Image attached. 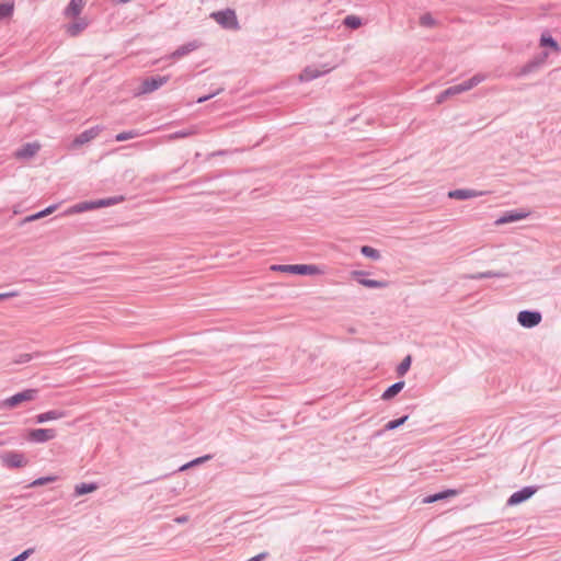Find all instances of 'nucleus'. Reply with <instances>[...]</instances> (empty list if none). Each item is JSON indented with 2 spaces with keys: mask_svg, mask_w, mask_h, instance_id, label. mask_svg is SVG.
Instances as JSON below:
<instances>
[{
  "mask_svg": "<svg viewBox=\"0 0 561 561\" xmlns=\"http://www.w3.org/2000/svg\"><path fill=\"white\" fill-rule=\"evenodd\" d=\"M485 79L484 75L478 73L468 79V81L471 83L472 88L481 83Z\"/></svg>",
  "mask_w": 561,
  "mask_h": 561,
  "instance_id": "42",
  "label": "nucleus"
},
{
  "mask_svg": "<svg viewBox=\"0 0 561 561\" xmlns=\"http://www.w3.org/2000/svg\"><path fill=\"white\" fill-rule=\"evenodd\" d=\"M330 70L331 69L319 70L314 66H308L299 75V80L300 81H311L313 79H317V78L323 76L324 73L329 72Z\"/></svg>",
  "mask_w": 561,
  "mask_h": 561,
  "instance_id": "19",
  "label": "nucleus"
},
{
  "mask_svg": "<svg viewBox=\"0 0 561 561\" xmlns=\"http://www.w3.org/2000/svg\"><path fill=\"white\" fill-rule=\"evenodd\" d=\"M39 150V145L34 142L24 144L20 149L16 150L15 157L18 159H30L34 157Z\"/></svg>",
  "mask_w": 561,
  "mask_h": 561,
  "instance_id": "18",
  "label": "nucleus"
},
{
  "mask_svg": "<svg viewBox=\"0 0 561 561\" xmlns=\"http://www.w3.org/2000/svg\"><path fill=\"white\" fill-rule=\"evenodd\" d=\"M84 5L85 0H70V2L64 11V14L66 18H79Z\"/></svg>",
  "mask_w": 561,
  "mask_h": 561,
  "instance_id": "17",
  "label": "nucleus"
},
{
  "mask_svg": "<svg viewBox=\"0 0 561 561\" xmlns=\"http://www.w3.org/2000/svg\"><path fill=\"white\" fill-rule=\"evenodd\" d=\"M67 415L66 411L62 410H49L44 413L37 414L34 420L35 423L42 424L54 420L62 419Z\"/></svg>",
  "mask_w": 561,
  "mask_h": 561,
  "instance_id": "15",
  "label": "nucleus"
},
{
  "mask_svg": "<svg viewBox=\"0 0 561 561\" xmlns=\"http://www.w3.org/2000/svg\"><path fill=\"white\" fill-rule=\"evenodd\" d=\"M343 24L346 27H350L352 30H356V28H358L362 25V19L359 16H357V15H347L344 19Z\"/></svg>",
  "mask_w": 561,
  "mask_h": 561,
  "instance_id": "32",
  "label": "nucleus"
},
{
  "mask_svg": "<svg viewBox=\"0 0 561 561\" xmlns=\"http://www.w3.org/2000/svg\"><path fill=\"white\" fill-rule=\"evenodd\" d=\"M408 419H409V415H403V416H401V417H399V419H396V420H391V421H389V422L385 425L383 430L379 431L376 435H377V436H379V435H381L385 431H393V430H396V428L400 427L401 425H403V424L408 421Z\"/></svg>",
  "mask_w": 561,
  "mask_h": 561,
  "instance_id": "25",
  "label": "nucleus"
},
{
  "mask_svg": "<svg viewBox=\"0 0 561 561\" xmlns=\"http://www.w3.org/2000/svg\"><path fill=\"white\" fill-rule=\"evenodd\" d=\"M100 130H101V128L99 126H94V127H91V128L82 131L75 138L73 145L81 146V145H84V144L91 141L99 135Z\"/></svg>",
  "mask_w": 561,
  "mask_h": 561,
  "instance_id": "16",
  "label": "nucleus"
},
{
  "mask_svg": "<svg viewBox=\"0 0 561 561\" xmlns=\"http://www.w3.org/2000/svg\"><path fill=\"white\" fill-rule=\"evenodd\" d=\"M34 553V548H28L18 554L16 557L12 558L10 561H25L31 554Z\"/></svg>",
  "mask_w": 561,
  "mask_h": 561,
  "instance_id": "40",
  "label": "nucleus"
},
{
  "mask_svg": "<svg viewBox=\"0 0 561 561\" xmlns=\"http://www.w3.org/2000/svg\"><path fill=\"white\" fill-rule=\"evenodd\" d=\"M222 152L221 151H218V152H213L210 156H216V154H221Z\"/></svg>",
  "mask_w": 561,
  "mask_h": 561,
  "instance_id": "49",
  "label": "nucleus"
},
{
  "mask_svg": "<svg viewBox=\"0 0 561 561\" xmlns=\"http://www.w3.org/2000/svg\"><path fill=\"white\" fill-rule=\"evenodd\" d=\"M458 85L460 87V90H461L462 92H465V91H468V90L472 89V85H471V83H470L468 80H466V81H463V82L459 83Z\"/></svg>",
  "mask_w": 561,
  "mask_h": 561,
  "instance_id": "45",
  "label": "nucleus"
},
{
  "mask_svg": "<svg viewBox=\"0 0 561 561\" xmlns=\"http://www.w3.org/2000/svg\"><path fill=\"white\" fill-rule=\"evenodd\" d=\"M368 275L365 271H353L352 276L355 278L360 285L367 287V288H386L389 286V282L387 280H376V279H369L366 277Z\"/></svg>",
  "mask_w": 561,
  "mask_h": 561,
  "instance_id": "8",
  "label": "nucleus"
},
{
  "mask_svg": "<svg viewBox=\"0 0 561 561\" xmlns=\"http://www.w3.org/2000/svg\"><path fill=\"white\" fill-rule=\"evenodd\" d=\"M57 433L54 428H34L28 430L27 440L32 443L43 444L56 437Z\"/></svg>",
  "mask_w": 561,
  "mask_h": 561,
  "instance_id": "7",
  "label": "nucleus"
},
{
  "mask_svg": "<svg viewBox=\"0 0 561 561\" xmlns=\"http://www.w3.org/2000/svg\"><path fill=\"white\" fill-rule=\"evenodd\" d=\"M211 459V456L210 455H205V456H202V457H197L191 461H187L183 465H181L180 467H178V472H181V471H185L190 468H193V467H196V466H199L202 463H204L205 461Z\"/></svg>",
  "mask_w": 561,
  "mask_h": 561,
  "instance_id": "24",
  "label": "nucleus"
},
{
  "mask_svg": "<svg viewBox=\"0 0 561 561\" xmlns=\"http://www.w3.org/2000/svg\"><path fill=\"white\" fill-rule=\"evenodd\" d=\"M140 134L137 130H128L123 131L116 135L115 139L116 141H125L135 137H138Z\"/></svg>",
  "mask_w": 561,
  "mask_h": 561,
  "instance_id": "38",
  "label": "nucleus"
},
{
  "mask_svg": "<svg viewBox=\"0 0 561 561\" xmlns=\"http://www.w3.org/2000/svg\"><path fill=\"white\" fill-rule=\"evenodd\" d=\"M91 209H94L93 201L81 202V203H78L77 205L72 206L70 208V213L79 214V213H83V211L91 210Z\"/></svg>",
  "mask_w": 561,
  "mask_h": 561,
  "instance_id": "29",
  "label": "nucleus"
},
{
  "mask_svg": "<svg viewBox=\"0 0 561 561\" xmlns=\"http://www.w3.org/2000/svg\"><path fill=\"white\" fill-rule=\"evenodd\" d=\"M88 26V22L83 18H79L76 22L70 23L67 26V33L70 36H78Z\"/></svg>",
  "mask_w": 561,
  "mask_h": 561,
  "instance_id": "22",
  "label": "nucleus"
},
{
  "mask_svg": "<svg viewBox=\"0 0 561 561\" xmlns=\"http://www.w3.org/2000/svg\"><path fill=\"white\" fill-rule=\"evenodd\" d=\"M411 363H412V357L411 355H408L403 358V360L399 364V366L397 367V374L399 376H404L408 370L410 369L411 367Z\"/></svg>",
  "mask_w": 561,
  "mask_h": 561,
  "instance_id": "34",
  "label": "nucleus"
},
{
  "mask_svg": "<svg viewBox=\"0 0 561 561\" xmlns=\"http://www.w3.org/2000/svg\"><path fill=\"white\" fill-rule=\"evenodd\" d=\"M195 133V129L193 128H184V129H178V139L179 138H185Z\"/></svg>",
  "mask_w": 561,
  "mask_h": 561,
  "instance_id": "43",
  "label": "nucleus"
},
{
  "mask_svg": "<svg viewBox=\"0 0 561 561\" xmlns=\"http://www.w3.org/2000/svg\"><path fill=\"white\" fill-rule=\"evenodd\" d=\"M484 195L482 191L469 190V188H459L448 192V197L454 199H469L473 197H479Z\"/></svg>",
  "mask_w": 561,
  "mask_h": 561,
  "instance_id": "12",
  "label": "nucleus"
},
{
  "mask_svg": "<svg viewBox=\"0 0 561 561\" xmlns=\"http://www.w3.org/2000/svg\"><path fill=\"white\" fill-rule=\"evenodd\" d=\"M508 277V273L502 271H486V272H478L474 274H466L463 278L466 279H483V278H506Z\"/></svg>",
  "mask_w": 561,
  "mask_h": 561,
  "instance_id": "14",
  "label": "nucleus"
},
{
  "mask_svg": "<svg viewBox=\"0 0 561 561\" xmlns=\"http://www.w3.org/2000/svg\"><path fill=\"white\" fill-rule=\"evenodd\" d=\"M216 176H203L198 180H195V181H192L190 182L188 184L186 185H178V188H183V187H192V188H196L194 192L197 193V194H204V193H215L216 190L215 188H210V187H201V186H204L206 184H208L209 182H211Z\"/></svg>",
  "mask_w": 561,
  "mask_h": 561,
  "instance_id": "10",
  "label": "nucleus"
},
{
  "mask_svg": "<svg viewBox=\"0 0 561 561\" xmlns=\"http://www.w3.org/2000/svg\"><path fill=\"white\" fill-rule=\"evenodd\" d=\"M224 89L222 88H218L217 90H215L214 92L207 94V95H203V96H199L196 102L197 103H203L211 98H214L215 95L219 94L220 92H222Z\"/></svg>",
  "mask_w": 561,
  "mask_h": 561,
  "instance_id": "41",
  "label": "nucleus"
},
{
  "mask_svg": "<svg viewBox=\"0 0 561 561\" xmlns=\"http://www.w3.org/2000/svg\"><path fill=\"white\" fill-rule=\"evenodd\" d=\"M540 45L542 47H550V48H553L556 50L559 49V45H558V42L550 35H542L541 38H540Z\"/></svg>",
  "mask_w": 561,
  "mask_h": 561,
  "instance_id": "35",
  "label": "nucleus"
},
{
  "mask_svg": "<svg viewBox=\"0 0 561 561\" xmlns=\"http://www.w3.org/2000/svg\"><path fill=\"white\" fill-rule=\"evenodd\" d=\"M547 56H548L547 53H542L539 56H536L535 58L529 60L527 64H525L522 67L519 75L527 76V75L536 71L538 68H540L545 64Z\"/></svg>",
  "mask_w": 561,
  "mask_h": 561,
  "instance_id": "11",
  "label": "nucleus"
},
{
  "mask_svg": "<svg viewBox=\"0 0 561 561\" xmlns=\"http://www.w3.org/2000/svg\"><path fill=\"white\" fill-rule=\"evenodd\" d=\"M360 253L366 256V257H369L371 260H379L380 259V252L377 250V249H374L369 245H363L362 249H360Z\"/></svg>",
  "mask_w": 561,
  "mask_h": 561,
  "instance_id": "33",
  "label": "nucleus"
},
{
  "mask_svg": "<svg viewBox=\"0 0 561 561\" xmlns=\"http://www.w3.org/2000/svg\"><path fill=\"white\" fill-rule=\"evenodd\" d=\"M123 201H124L123 196H114V197H108V198L96 199V201H93L94 209L112 206V205L118 204Z\"/></svg>",
  "mask_w": 561,
  "mask_h": 561,
  "instance_id": "23",
  "label": "nucleus"
},
{
  "mask_svg": "<svg viewBox=\"0 0 561 561\" xmlns=\"http://www.w3.org/2000/svg\"><path fill=\"white\" fill-rule=\"evenodd\" d=\"M57 480L56 476L41 477L28 484L30 488L41 486Z\"/></svg>",
  "mask_w": 561,
  "mask_h": 561,
  "instance_id": "36",
  "label": "nucleus"
},
{
  "mask_svg": "<svg viewBox=\"0 0 561 561\" xmlns=\"http://www.w3.org/2000/svg\"><path fill=\"white\" fill-rule=\"evenodd\" d=\"M16 295L18 294L15 291L0 294V300H4Z\"/></svg>",
  "mask_w": 561,
  "mask_h": 561,
  "instance_id": "47",
  "label": "nucleus"
},
{
  "mask_svg": "<svg viewBox=\"0 0 561 561\" xmlns=\"http://www.w3.org/2000/svg\"><path fill=\"white\" fill-rule=\"evenodd\" d=\"M38 356H41L39 353H34V354L24 353V354H20L14 359V363L15 364H26L30 360H32L33 358L38 357Z\"/></svg>",
  "mask_w": 561,
  "mask_h": 561,
  "instance_id": "37",
  "label": "nucleus"
},
{
  "mask_svg": "<svg viewBox=\"0 0 561 561\" xmlns=\"http://www.w3.org/2000/svg\"><path fill=\"white\" fill-rule=\"evenodd\" d=\"M527 217V213L520 211V210H507L505 211L500 218L495 220L496 225H504L510 222H515L518 220H522Z\"/></svg>",
  "mask_w": 561,
  "mask_h": 561,
  "instance_id": "13",
  "label": "nucleus"
},
{
  "mask_svg": "<svg viewBox=\"0 0 561 561\" xmlns=\"http://www.w3.org/2000/svg\"><path fill=\"white\" fill-rule=\"evenodd\" d=\"M98 489V484L94 482L91 483H80L75 488V495L81 496L91 492H94Z\"/></svg>",
  "mask_w": 561,
  "mask_h": 561,
  "instance_id": "26",
  "label": "nucleus"
},
{
  "mask_svg": "<svg viewBox=\"0 0 561 561\" xmlns=\"http://www.w3.org/2000/svg\"><path fill=\"white\" fill-rule=\"evenodd\" d=\"M2 445V443L0 442V446Z\"/></svg>",
  "mask_w": 561,
  "mask_h": 561,
  "instance_id": "50",
  "label": "nucleus"
},
{
  "mask_svg": "<svg viewBox=\"0 0 561 561\" xmlns=\"http://www.w3.org/2000/svg\"><path fill=\"white\" fill-rule=\"evenodd\" d=\"M542 320V314L537 310H522L517 314L518 323L526 329L537 327Z\"/></svg>",
  "mask_w": 561,
  "mask_h": 561,
  "instance_id": "5",
  "label": "nucleus"
},
{
  "mask_svg": "<svg viewBox=\"0 0 561 561\" xmlns=\"http://www.w3.org/2000/svg\"><path fill=\"white\" fill-rule=\"evenodd\" d=\"M458 85L460 87V90H461L462 92H465V91H468V90L472 89V85H471V83H470L468 80H466V81H463V82L459 83Z\"/></svg>",
  "mask_w": 561,
  "mask_h": 561,
  "instance_id": "46",
  "label": "nucleus"
},
{
  "mask_svg": "<svg viewBox=\"0 0 561 561\" xmlns=\"http://www.w3.org/2000/svg\"><path fill=\"white\" fill-rule=\"evenodd\" d=\"M168 81V76L156 75L148 77L141 81L137 89V95L147 94L156 91Z\"/></svg>",
  "mask_w": 561,
  "mask_h": 561,
  "instance_id": "4",
  "label": "nucleus"
},
{
  "mask_svg": "<svg viewBox=\"0 0 561 561\" xmlns=\"http://www.w3.org/2000/svg\"><path fill=\"white\" fill-rule=\"evenodd\" d=\"M458 493L459 492L457 490L447 489V490L437 492L435 494L427 495L426 497H424L423 502L430 504V503H434V502H437L440 500L448 499L450 496H456Z\"/></svg>",
  "mask_w": 561,
  "mask_h": 561,
  "instance_id": "20",
  "label": "nucleus"
},
{
  "mask_svg": "<svg viewBox=\"0 0 561 561\" xmlns=\"http://www.w3.org/2000/svg\"><path fill=\"white\" fill-rule=\"evenodd\" d=\"M538 488L534 485L525 486L516 492H514L507 500V505L514 506L518 505L528 499H530L536 492Z\"/></svg>",
  "mask_w": 561,
  "mask_h": 561,
  "instance_id": "9",
  "label": "nucleus"
},
{
  "mask_svg": "<svg viewBox=\"0 0 561 561\" xmlns=\"http://www.w3.org/2000/svg\"><path fill=\"white\" fill-rule=\"evenodd\" d=\"M211 18L224 28L237 30L239 28L236 12L231 9H226L211 13Z\"/></svg>",
  "mask_w": 561,
  "mask_h": 561,
  "instance_id": "3",
  "label": "nucleus"
},
{
  "mask_svg": "<svg viewBox=\"0 0 561 561\" xmlns=\"http://www.w3.org/2000/svg\"><path fill=\"white\" fill-rule=\"evenodd\" d=\"M420 24L424 27H433L436 25V20L431 15V13H425L421 15Z\"/></svg>",
  "mask_w": 561,
  "mask_h": 561,
  "instance_id": "39",
  "label": "nucleus"
},
{
  "mask_svg": "<svg viewBox=\"0 0 561 561\" xmlns=\"http://www.w3.org/2000/svg\"><path fill=\"white\" fill-rule=\"evenodd\" d=\"M462 91L460 90V87L458 84H455V85H451L449 87L448 89L444 90L437 98V102L440 103L443 102L444 99L448 98V96H451V95H456V94H459L461 93Z\"/></svg>",
  "mask_w": 561,
  "mask_h": 561,
  "instance_id": "31",
  "label": "nucleus"
},
{
  "mask_svg": "<svg viewBox=\"0 0 561 561\" xmlns=\"http://www.w3.org/2000/svg\"><path fill=\"white\" fill-rule=\"evenodd\" d=\"M271 270L297 275H317L320 273V268L313 264L272 265Z\"/></svg>",
  "mask_w": 561,
  "mask_h": 561,
  "instance_id": "1",
  "label": "nucleus"
},
{
  "mask_svg": "<svg viewBox=\"0 0 561 561\" xmlns=\"http://www.w3.org/2000/svg\"><path fill=\"white\" fill-rule=\"evenodd\" d=\"M14 11V2L5 1L0 3V20L10 18Z\"/></svg>",
  "mask_w": 561,
  "mask_h": 561,
  "instance_id": "28",
  "label": "nucleus"
},
{
  "mask_svg": "<svg viewBox=\"0 0 561 561\" xmlns=\"http://www.w3.org/2000/svg\"><path fill=\"white\" fill-rule=\"evenodd\" d=\"M2 463L8 468H21L27 465L24 454L19 451H5L0 455Z\"/></svg>",
  "mask_w": 561,
  "mask_h": 561,
  "instance_id": "6",
  "label": "nucleus"
},
{
  "mask_svg": "<svg viewBox=\"0 0 561 561\" xmlns=\"http://www.w3.org/2000/svg\"><path fill=\"white\" fill-rule=\"evenodd\" d=\"M188 520L187 515L178 516V524H184Z\"/></svg>",
  "mask_w": 561,
  "mask_h": 561,
  "instance_id": "48",
  "label": "nucleus"
},
{
  "mask_svg": "<svg viewBox=\"0 0 561 561\" xmlns=\"http://www.w3.org/2000/svg\"><path fill=\"white\" fill-rule=\"evenodd\" d=\"M38 389H25L3 400L0 407L9 409L16 408L24 402L35 400L38 396Z\"/></svg>",
  "mask_w": 561,
  "mask_h": 561,
  "instance_id": "2",
  "label": "nucleus"
},
{
  "mask_svg": "<svg viewBox=\"0 0 561 561\" xmlns=\"http://www.w3.org/2000/svg\"><path fill=\"white\" fill-rule=\"evenodd\" d=\"M268 556L267 552L259 553L257 556H254L250 558L248 561H263Z\"/></svg>",
  "mask_w": 561,
  "mask_h": 561,
  "instance_id": "44",
  "label": "nucleus"
},
{
  "mask_svg": "<svg viewBox=\"0 0 561 561\" xmlns=\"http://www.w3.org/2000/svg\"><path fill=\"white\" fill-rule=\"evenodd\" d=\"M57 208V205H50L48 207H46L45 209L36 213V214H33V215H30L27 217H25L23 219V222H31V221H34V220H37V219H41L45 216H48L50 215L55 209Z\"/></svg>",
  "mask_w": 561,
  "mask_h": 561,
  "instance_id": "27",
  "label": "nucleus"
},
{
  "mask_svg": "<svg viewBox=\"0 0 561 561\" xmlns=\"http://www.w3.org/2000/svg\"><path fill=\"white\" fill-rule=\"evenodd\" d=\"M405 382L400 380L389 386L381 394L382 400H390L394 398L403 388Z\"/></svg>",
  "mask_w": 561,
  "mask_h": 561,
  "instance_id": "21",
  "label": "nucleus"
},
{
  "mask_svg": "<svg viewBox=\"0 0 561 561\" xmlns=\"http://www.w3.org/2000/svg\"><path fill=\"white\" fill-rule=\"evenodd\" d=\"M199 44L196 41L190 42L178 47V57L185 56L191 51L195 50Z\"/></svg>",
  "mask_w": 561,
  "mask_h": 561,
  "instance_id": "30",
  "label": "nucleus"
}]
</instances>
